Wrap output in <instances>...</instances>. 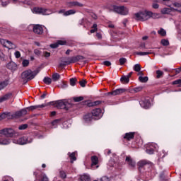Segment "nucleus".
<instances>
[{"label": "nucleus", "mask_w": 181, "mask_h": 181, "mask_svg": "<svg viewBox=\"0 0 181 181\" xmlns=\"http://www.w3.org/2000/svg\"><path fill=\"white\" fill-rule=\"evenodd\" d=\"M151 15L152 13L147 10H144L139 11L134 15V19L140 22H146V21H149L151 19Z\"/></svg>", "instance_id": "1"}, {"label": "nucleus", "mask_w": 181, "mask_h": 181, "mask_svg": "<svg viewBox=\"0 0 181 181\" xmlns=\"http://www.w3.org/2000/svg\"><path fill=\"white\" fill-rule=\"evenodd\" d=\"M38 74L39 71H32V70L28 69L21 74V78L25 81H30V80H33Z\"/></svg>", "instance_id": "2"}, {"label": "nucleus", "mask_w": 181, "mask_h": 181, "mask_svg": "<svg viewBox=\"0 0 181 181\" xmlns=\"http://www.w3.org/2000/svg\"><path fill=\"white\" fill-rule=\"evenodd\" d=\"M101 115V109L98 108L93 110L91 113L86 115L83 118L85 121H91V119H93L94 117H98V118H100Z\"/></svg>", "instance_id": "3"}, {"label": "nucleus", "mask_w": 181, "mask_h": 181, "mask_svg": "<svg viewBox=\"0 0 181 181\" xmlns=\"http://www.w3.org/2000/svg\"><path fill=\"white\" fill-rule=\"evenodd\" d=\"M114 11L116 12V13H119V15H128L129 13V9L128 8L122 6H113Z\"/></svg>", "instance_id": "4"}, {"label": "nucleus", "mask_w": 181, "mask_h": 181, "mask_svg": "<svg viewBox=\"0 0 181 181\" xmlns=\"http://www.w3.org/2000/svg\"><path fill=\"white\" fill-rule=\"evenodd\" d=\"M33 13H37L38 15H52V11L47 8L42 7H35L33 9Z\"/></svg>", "instance_id": "5"}, {"label": "nucleus", "mask_w": 181, "mask_h": 181, "mask_svg": "<svg viewBox=\"0 0 181 181\" xmlns=\"http://www.w3.org/2000/svg\"><path fill=\"white\" fill-rule=\"evenodd\" d=\"M0 134L5 135L7 138H13V136H16L18 134V133L12 129H3L0 130Z\"/></svg>", "instance_id": "6"}, {"label": "nucleus", "mask_w": 181, "mask_h": 181, "mask_svg": "<svg viewBox=\"0 0 181 181\" xmlns=\"http://www.w3.org/2000/svg\"><path fill=\"white\" fill-rule=\"evenodd\" d=\"M32 141V139H29L26 136L21 137L18 139H14L13 141V144H17L18 145H26V144H30Z\"/></svg>", "instance_id": "7"}, {"label": "nucleus", "mask_w": 181, "mask_h": 181, "mask_svg": "<svg viewBox=\"0 0 181 181\" xmlns=\"http://www.w3.org/2000/svg\"><path fill=\"white\" fill-rule=\"evenodd\" d=\"M52 104H53V102L43 103L42 105H33L27 107L25 110H29V111H34V110H38V108H45V107H49V105H52Z\"/></svg>", "instance_id": "8"}, {"label": "nucleus", "mask_w": 181, "mask_h": 181, "mask_svg": "<svg viewBox=\"0 0 181 181\" xmlns=\"http://www.w3.org/2000/svg\"><path fill=\"white\" fill-rule=\"evenodd\" d=\"M66 102V100H58L56 102H52L53 103L49 105H54L57 108H59V110H65Z\"/></svg>", "instance_id": "9"}, {"label": "nucleus", "mask_w": 181, "mask_h": 181, "mask_svg": "<svg viewBox=\"0 0 181 181\" xmlns=\"http://www.w3.org/2000/svg\"><path fill=\"white\" fill-rule=\"evenodd\" d=\"M28 114V110L26 108L22 109L19 111L16 112L14 114L11 115V118H21V117H23Z\"/></svg>", "instance_id": "10"}, {"label": "nucleus", "mask_w": 181, "mask_h": 181, "mask_svg": "<svg viewBox=\"0 0 181 181\" xmlns=\"http://www.w3.org/2000/svg\"><path fill=\"white\" fill-rule=\"evenodd\" d=\"M57 13L62 14L63 13L64 16H70V15H74L76 13V10L71 9L66 11L64 9H61L57 11Z\"/></svg>", "instance_id": "11"}, {"label": "nucleus", "mask_w": 181, "mask_h": 181, "mask_svg": "<svg viewBox=\"0 0 181 181\" xmlns=\"http://www.w3.org/2000/svg\"><path fill=\"white\" fill-rule=\"evenodd\" d=\"M71 63H73V62H71V57L64 58L61 60L59 67H63L64 66H69V64H71Z\"/></svg>", "instance_id": "12"}, {"label": "nucleus", "mask_w": 181, "mask_h": 181, "mask_svg": "<svg viewBox=\"0 0 181 181\" xmlns=\"http://www.w3.org/2000/svg\"><path fill=\"white\" fill-rule=\"evenodd\" d=\"M34 176H35L36 179L35 181L37 180L39 177H41V180H38V181H49V177L45 173H41L40 175H37V173L34 172Z\"/></svg>", "instance_id": "13"}, {"label": "nucleus", "mask_w": 181, "mask_h": 181, "mask_svg": "<svg viewBox=\"0 0 181 181\" xmlns=\"http://www.w3.org/2000/svg\"><path fill=\"white\" fill-rule=\"evenodd\" d=\"M125 162L130 168H135V166H136V163L134 159H132V158H131V156H127Z\"/></svg>", "instance_id": "14"}, {"label": "nucleus", "mask_w": 181, "mask_h": 181, "mask_svg": "<svg viewBox=\"0 0 181 181\" xmlns=\"http://www.w3.org/2000/svg\"><path fill=\"white\" fill-rule=\"evenodd\" d=\"M33 32L36 35H42L43 33V28L42 25L37 24L33 26Z\"/></svg>", "instance_id": "15"}, {"label": "nucleus", "mask_w": 181, "mask_h": 181, "mask_svg": "<svg viewBox=\"0 0 181 181\" xmlns=\"http://www.w3.org/2000/svg\"><path fill=\"white\" fill-rule=\"evenodd\" d=\"M66 5H67L68 8H73V6H80V7L84 6V4H83L78 1L68 2V3H66Z\"/></svg>", "instance_id": "16"}, {"label": "nucleus", "mask_w": 181, "mask_h": 181, "mask_svg": "<svg viewBox=\"0 0 181 181\" xmlns=\"http://www.w3.org/2000/svg\"><path fill=\"white\" fill-rule=\"evenodd\" d=\"M66 44V41L58 40L56 43L51 44L50 47H52V49H57V47H59V46H64Z\"/></svg>", "instance_id": "17"}, {"label": "nucleus", "mask_w": 181, "mask_h": 181, "mask_svg": "<svg viewBox=\"0 0 181 181\" xmlns=\"http://www.w3.org/2000/svg\"><path fill=\"white\" fill-rule=\"evenodd\" d=\"M12 95H13L12 93H8L0 97V103H4V101H7V100L12 98Z\"/></svg>", "instance_id": "18"}, {"label": "nucleus", "mask_w": 181, "mask_h": 181, "mask_svg": "<svg viewBox=\"0 0 181 181\" xmlns=\"http://www.w3.org/2000/svg\"><path fill=\"white\" fill-rule=\"evenodd\" d=\"M173 12H179V13H181V4L179 2H174L173 4Z\"/></svg>", "instance_id": "19"}, {"label": "nucleus", "mask_w": 181, "mask_h": 181, "mask_svg": "<svg viewBox=\"0 0 181 181\" xmlns=\"http://www.w3.org/2000/svg\"><path fill=\"white\" fill-rule=\"evenodd\" d=\"M140 105L143 108L148 109L151 106V103H149V100H141V101H140Z\"/></svg>", "instance_id": "20"}, {"label": "nucleus", "mask_w": 181, "mask_h": 181, "mask_svg": "<svg viewBox=\"0 0 181 181\" xmlns=\"http://www.w3.org/2000/svg\"><path fill=\"white\" fill-rule=\"evenodd\" d=\"M170 12H173V7L170 8H164L160 11L162 15H169Z\"/></svg>", "instance_id": "21"}, {"label": "nucleus", "mask_w": 181, "mask_h": 181, "mask_svg": "<svg viewBox=\"0 0 181 181\" xmlns=\"http://www.w3.org/2000/svg\"><path fill=\"white\" fill-rule=\"evenodd\" d=\"M72 63H77V62H80V60H84V57L82 55H77L76 57H71Z\"/></svg>", "instance_id": "22"}, {"label": "nucleus", "mask_w": 181, "mask_h": 181, "mask_svg": "<svg viewBox=\"0 0 181 181\" xmlns=\"http://www.w3.org/2000/svg\"><path fill=\"white\" fill-rule=\"evenodd\" d=\"M17 66L16 64L13 62H10L6 65L7 69L9 70H16Z\"/></svg>", "instance_id": "23"}, {"label": "nucleus", "mask_w": 181, "mask_h": 181, "mask_svg": "<svg viewBox=\"0 0 181 181\" xmlns=\"http://www.w3.org/2000/svg\"><path fill=\"white\" fill-rule=\"evenodd\" d=\"M134 135L135 133L134 132L126 133L124 136V139H127V141H131V139H134Z\"/></svg>", "instance_id": "24"}, {"label": "nucleus", "mask_w": 181, "mask_h": 181, "mask_svg": "<svg viewBox=\"0 0 181 181\" xmlns=\"http://www.w3.org/2000/svg\"><path fill=\"white\" fill-rule=\"evenodd\" d=\"M11 112H6L0 115V121H2V119H5V118H11Z\"/></svg>", "instance_id": "25"}, {"label": "nucleus", "mask_w": 181, "mask_h": 181, "mask_svg": "<svg viewBox=\"0 0 181 181\" xmlns=\"http://www.w3.org/2000/svg\"><path fill=\"white\" fill-rule=\"evenodd\" d=\"M128 91V89L127 88H119L115 90V95H119L120 94H123V93H127Z\"/></svg>", "instance_id": "26"}, {"label": "nucleus", "mask_w": 181, "mask_h": 181, "mask_svg": "<svg viewBox=\"0 0 181 181\" xmlns=\"http://www.w3.org/2000/svg\"><path fill=\"white\" fill-rule=\"evenodd\" d=\"M4 47H8V49H13L14 45L13 44L9 41V40H4Z\"/></svg>", "instance_id": "27"}, {"label": "nucleus", "mask_w": 181, "mask_h": 181, "mask_svg": "<svg viewBox=\"0 0 181 181\" xmlns=\"http://www.w3.org/2000/svg\"><path fill=\"white\" fill-rule=\"evenodd\" d=\"M91 166L92 168H93L94 166H95V165L98 164V157H97V156H93L91 157Z\"/></svg>", "instance_id": "28"}, {"label": "nucleus", "mask_w": 181, "mask_h": 181, "mask_svg": "<svg viewBox=\"0 0 181 181\" xmlns=\"http://www.w3.org/2000/svg\"><path fill=\"white\" fill-rule=\"evenodd\" d=\"M11 140L6 138H0V145H9Z\"/></svg>", "instance_id": "29"}, {"label": "nucleus", "mask_w": 181, "mask_h": 181, "mask_svg": "<svg viewBox=\"0 0 181 181\" xmlns=\"http://www.w3.org/2000/svg\"><path fill=\"white\" fill-rule=\"evenodd\" d=\"M146 165H148V162L145 160H141L137 163L139 169H141V168H144V166H145Z\"/></svg>", "instance_id": "30"}, {"label": "nucleus", "mask_w": 181, "mask_h": 181, "mask_svg": "<svg viewBox=\"0 0 181 181\" xmlns=\"http://www.w3.org/2000/svg\"><path fill=\"white\" fill-rule=\"evenodd\" d=\"M151 52H136L135 54L137 56H148V54H151Z\"/></svg>", "instance_id": "31"}, {"label": "nucleus", "mask_w": 181, "mask_h": 181, "mask_svg": "<svg viewBox=\"0 0 181 181\" xmlns=\"http://www.w3.org/2000/svg\"><path fill=\"white\" fill-rule=\"evenodd\" d=\"M120 81H122L123 83L128 84V83H129V77L127 76H123L120 78Z\"/></svg>", "instance_id": "32"}, {"label": "nucleus", "mask_w": 181, "mask_h": 181, "mask_svg": "<svg viewBox=\"0 0 181 181\" xmlns=\"http://www.w3.org/2000/svg\"><path fill=\"white\" fill-rule=\"evenodd\" d=\"M8 84H9L8 80H6V81L0 83V87H1V90H4V88H5V87H6L8 86Z\"/></svg>", "instance_id": "33"}, {"label": "nucleus", "mask_w": 181, "mask_h": 181, "mask_svg": "<svg viewBox=\"0 0 181 181\" xmlns=\"http://www.w3.org/2000/svg\"><path fill=\"white\" fill-rule=\"evenodd\" d=\"M52 80L53 81H59V80H60V74L58 73L52 74Z\"/></svg>", "instance_id": "34"}, {"label": "nucleus", "mask_w": 181, "mask_h": 181, "mask_svg": "<svg viewBox=\"0 0 181 181\" xmlns=\"http://www.w3.org/2000/svg\"><path fill=\"white\" fill-rule=\"evenodd\" d=\"M81 181H90V175H83L81 176Z\"/></svg>", "instance_id": "35"}, {"label": "nucleus", "mask_w": 181, "mask_h": 181, "mask_svg": "<svg viewBox=\"0 0 181 181\" xmlns=\"http://www.w3.org/2000/svg\"><path fill=\"white\" fill-rule=\"evenodd\" d=\"M102 103H103V101H101V100H96V101L89 103V107H94L95 105H100V104H101Z\"/></svg>", "instance_id": "36"}, {"label": "nucleus", "mask_w": 181, "mask_h": 181, "mask_svg": "<svg viewBox=\"0 0 181 181\" xmlns=\"http://www.w3.org/2000/svg\"><path fill=\"white\" fill-rule=\"evenodd\" d=\"M43 81L45 84H47L48 86L52 84V78H50L49 77H45Z\"/></svg>", "instance_id": "37"}, {"label": "nucleus", "mask_w": 181, "mask_h": 181, "mask_svg": "<svg viewBox=\"0 0 181 181\" xmlns=\"http://www.w3.org/2000/svg\"><path fill=\"white\" fill-rule=\"evenodd\" d=\"M156 73V78H160L161 77H163V71L160 70H157Z\"/></svg>", "instance_id": "38"}, {"label": "nucleus", "mask_w": 181, "mask_h": 181, "mask_svg": "<svg viewBox=\"0 0 181 181\" xmlns=\"http://www.w3.org/2000/svg\"><path fill=\"white\" fill-rule=\"evenodd\" d=\"M69 158H71V163H74V160H76V153H72L69 154Z\"/></svg>", "instance_id": "39"}, {"label": "nucleus", "mask_w": 181, "mask_h": 181, "mask_svg": "<svg viewBox=\"0 0 181 181\" xmlns=\"http://www.w3.org/2000/svg\"><path fill=\"white\" fill-rule=\"evenodd\" d=\"M73 100L75 103H80V101H83V100H84V98L83 96L74 97Z\"/></svg>", "instance_id": "40"}, {"label": "nucleus", "mask_w": 181, "mask_h": 181, "mask_svg": "<svg viewBox=\"0 0 181 181\" xmlns=\"http://www.w3.org/2000/svg\"><path fill=\"white\" fill-rule=\"evenodd\" d=\"M69 83H70L71 86H72V87H74V86H76V83H77V78H70Z\"/></svg>", "instance_id": "41"}, {"label": "nucleus", "mask_w": 181, "mask_h": 181, "mask_svg": "<svg viewBox=\"0 0 181 181\" xmlns=\"http://www.w3.org/2000/svg\"><path fill=\"white\" fill-rule=\"evenodd\" d=\"M151 13L150 18H152L153 19H158L159 18V13H153L152 11H151Z\"/></svg>", "instance_id": "42"}, {"label": "nucleus", "mask_w": 181, "mask_h": 181, "mask_svg": "<svg viewBox=\"0 0 181 181\" xmlns=\"http://www.w3.org/2000/svg\"><path fill=\"white\" fill-rule=\"evenodd\" d=\"M71 107H73V105L71 103H69V102H66L65 103V111H69V110H70V108H71Z\"/></svg>", "instance_id": "43"}, {"label": "nucleus", "mask_w": 181, "mask_h": 181, "mask_svg": "<svg viewBox=\"0 0 181 181\" xmlns=\"http://www.w3.org/2000/svg\"><path fill=\"white\" fill-rule=\"evenodd\" d=\"M139 81H141V83H146L148 80V76H144V77L139 76Z\"/></svg>", "instance_id": "44"}, {"label": "nucleus", "mask_w": 181, "mask_h": 181, "mask_svg": "<svg viewBox=\"0 0 181 181\" xmlns=\"http://www.w3.org/2000/svg\"><path fill=\"white\" fill-rule=\"evenodd\" d=\"M173 86H178V87H181V79H177L172 82Z\"/></svg>", "instance_id": "45"}, {"label": "nucleus", "mask_w": 181, "mask_h": 181, "mask_svg": "<svg viewBox=\"0 0 181 181\" xmlns=\"http://www.w3.org/2000/svg\"><path fill=\"white\" fill-rule=\"evenodd\" d=\"M158 35H160V36H165L166 35V30H165V29L163 28H160L158 31Z\"/></svg>", "instance_id": "46"}, {"label": "nucleus", "mask_w": 181, "mask_h": 181, "mask_svg": "<svg viewBox=\"0 0 181 181\" xmlns=\"http://www.w3.org/2000/svg\"><path fill=\"white\" fill-rule=\"evenodd\" d=\"M134 71H141V65L139 64H136L134 66Z\"/></svg>", "instance_id": "47"}, {"label": "nucleus", "mask_w": 181, "mask_h": 181, "mask_svg": "<svg viewBox=\"0 0 181 181\" xmlns=\"http://www.w3.org/2000/svg\"><path fill=\"white\" fill-rule=\"evenodd\" d=\"M161 44L163 46H169V40L166 39L161 40Z\"/></svg>", "instance_id": "48"}, {"label": "nucleus", "mask_w": 181, "mask_h": 181, "mask_svg": "<svg viewBox=\"0 0 181 181\" xmlns=\"http://www.w3.org/2000/svg\"><path fill=\"white\" fill-rule=\"evenodd\" d=\"M22 66L23 67H28L29 66V60L28 59L23 60Z\"/></svg>", "instance_id": "49"}, {"label": "nucleus", "mask_w": 181, "mask_h": 181, "mask_svg": "<svg viewBox=\"0 0 181 181\" xmlns=\"http://www.w3.org/2000/svg\"><path fill=\"white\" fill-rule=\"evenodd\" d=\"M97 24H93L92 26V30H90V33H94L95 32H97Z\"/></svg>", "instance_id": "50"}, {"label": "nucleus", "mask_w": 181, "mask_h": 181, "mask_svg": "<svg viewBox=\"0 0 181 181\" xmlns=\"http://www.w3.org/2000/svg\"><path fill=\"white\" fill-rule=\"evenodd\" d=\"M120 66H122L123 64H125L127 63V59L125 58H120L119 59Z\"/></svg>", "instance_id": "51"}, {"label": "nucleus", "mask_w": 181, "mask_h": 181, "mask_svg": "<svg viewBox=\"0 0 181 181\" xmlns=\"http://www.w3.org/2000/svg\"><path fill=\"white\" fill-rule=\"evenodd\" d=\"M59 176L62 179H66V177H67V175H66V173L64 171H60L59 172Z\"/></svg>", "instance_id": "52"}, {"label": "nucleus", "mask_w": 181, "mask_h": 181, "mask_svg": "<svg viewBox=\"0 0 181 181\" xmlns=\"http://www.w3.org/2000/svg\"><path fill=\"white\" fill-rule=\"evenodd\" d=\"M68 86H69V85H68L66 83L62 82V83H61V85L59 86V87L60 88H67Z\"/></svg>", "instance_id": "53"}, {"label": "nucleus", "mask_w": 181, "mask_h": 181, "mask_svg": "<svg viewBox=\"0 0 181 181\" xmlns=\"http://www.w3.org/2000/svg\"><path fill=\"white\" fill-rule=\"evenodd\" d=\"M144 88L142 86H139L134 88V93H139V91H141V90Z\"/></svg>", "instance_id": "54"}, {"label": "nucleus", "mask_w": 181, "mask_h": 181, "mask_svg": "<svg viewBox=\"0 0 181 181\" xmlns=\"http://www.w3.org/2000/svg\"><path fill=\"white\" fill-rule=\"evenodd\" d=\"M26 128H28V124H21V126H19L18 129L22 131L23 129H26Z\"/></svg>", "instance_id": "55"}, {"label": "nucleus", "mask_w": 181, "mask_h": 181, "mask_svg": "<svg viewBox=\"0 0 181 181\" xmlns=\"http://www.w3.org/2000/svg\"><path fill=\"white\" fill-rule=\"evenodd\" d=\"M79 84L81 87H86V84H87V81L86 80H82L79 82Z\"/></svg>", "instance_id": "56"}, {"label": "nucleus", "mask_w": 181, "mask_h": 181, "mask_svg": "<svg viewBox=\"0 0 181 181\" xmlns=\"http://www.w3.org/2000/svg\"><path fill=\"white\" fill-rule=\"evenodd\" d=\"M146 152L148 153V155H153V149L152 148L146 149Z\"/></svg>", "instance_id": "57"}, {"label": "nucleus", "mask_w": 181, "mask_h": 181, "mask_svg": "<svg viewBox=\"0 0 181 181\" xmlns=\"http://www.w3.org/2000/svg\"><path fill=\"white\" fill-rule=\"evenodd\" d=\"M14 55H15L16 59H19L21 57V52L19 51H16L14 53Z\"/></svg>", "instance_id": "58"}, {"label": "nucleus", "mask_w": 181, "mask_h": 181, "mask_svg": "<svg viewBox=\"0 0 181 181\" xmlns=\"http://www.w3.org/2000/svg\"><path fill=\"white\" fill-rule=\"evenodd\" d=\"M34 53L37 56H40V54H42V52H40V50H39V49H35Z\"/></svg>", "instance_id": "59"}, {"label": "nucleus", "mask_w": 181, "mask_h": 181, "mask_svg": "<svg viewBox=\"0 0 181 181\" xmlns=\"http://www.w3.org/2000/svg\"><path fill=\"white\" fill-rule=\"evenodd\" d=\"M59 122H60V119H55L52 122V124L53 125V127H54L55 125H57Z\"/></svg>", "instance_id": "60"}, {"label": "nucleus", "mask_w": 181, "mask_h": 181, "mask_svg": "<svg viewBox=\"0 0 181 181\" xmlns=\"http://www.w3.org/2000/svg\"><path fill=\"white\" fill-rule=\"evenodd\" d=\"M103 64H104L105 66H111V62L110 61H105L103 62Z\"/></svg>", "instance_id": "61"}, {"label": "nucleus", "mask_w": 181, "mask_h": 181, "mask_svg": "<svg viewBox=\"0 0 181 181\" xmlns=\"http://www.w3.org/2000/svg\"><path fill=\"white\" fill-rule=\"evenodd\" d=\"M152 8H153V9H158L159 8V4L154 3L152 5Z\"/></svg>", "instance_id": "62"}, {"label": "nucleus", "mask_w": 181, "mask_h": 181, "mask_svg": "<svg viewBox=\"0 0 181 181\" xmlns=\"http://www.w3.org/2000/svg\"><path fill=\"white\" fill-rule=\"evenodd\" d=\"M105 95H107V96L115 95V90H113L112 92L107 93L105 94Z\"/></svg>", "instance_id": "63"}, {"label": "nucleus", "mask_w": 181, "mask_h": 181, "mask_svg": "<svg viewBox=\"0 0 181 181\" xmlns=\"http://www.w3.org/2000/svg\"><path fill=\"white\" fill-rule=\"evenodd\" d=\"M100 181H110V178L105 176V177H103L102 178H100Z\"/></svg>", "instance_id": "64"}]
</instances>
